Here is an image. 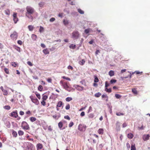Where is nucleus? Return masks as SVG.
<instances>
[{
  "label": "nucleus",
  "mask_w": 150,
  "mask_h": 150,
  "mask_svg": "<svg viewBox=\"0 0 150 150\" xmlns=\"http://www.w3.org/2000/svg\"><path fill=\"white\" fill-rule=\"evenodd\" d=\"M24 145L26 150H33V145L31 143L29 142L26 143Z\"/></svg>",
  "instance_id": "obj_1"
},
{
  "label": "nucleus",
  "mask_w": 150,
  "mask_h": 150,
  "mask_svg": "<svg viewBox=\"0 0 150 150\" xmlns=\"http://www.w3.org/2000/svg\"><path fill=\"white\" fill-rule=\"evenodd\" d=\"M80 36L79 32L77 31H74L72 34V38L73 39H77Z\"/></svg>",
  "instance_id": "obj_2"
},
{
  "label": "nucleus",
  "mask_w": 150,
  "mask_h": 150,
  "mask_svg": "<svg viewBox=\"0 0 150 150\" xmlns=\"http://www.w3.org/2000/svg\"><path fill=\"white\" fill-rule=\"evenodd\" d=\"M21 127L23 129L25 130H28L30 127L27 122L25 121H23L21 123Z\"/></svg>",
  "instance_id": "obj_3"
},
{
  "label": "nucleus",
  "mask_w": 150,
  "mask_h": 150,
  "mask_svg": "<svg viewBox=\"0 0 150 150\" xmlns=\"http://www.w3.org/2000/svg\"><path fill=\"white\" fill-rule=\"evenodd\" d=\"M26 10L27 12L26 13H29L30 14H33L34 12V9L31 7L28 6L26 7Z\"/></svg>",
  "instance_id": "obj_4"
},
{
  "label": "nucleus",
  "mask_w": 150,
  "mask_h": 150,
  "mask_svg": "<svg viewBox=\"0 0 150 150\" xmlns=\"http://www.w3.org/2000/svg\"><path fill=\"white\" fill-rule=\"evenodd\" d=\"M86 125L82 124H80L78 126V129L81 131H84L86 129Z\"/></svg>",
  "instance_id": "obj_5"
},
{
  "label": "nucleus",
  "mask_w": 150,
  "mask_h": 150,
  "mask_svg": "<svg viewBox=\"0 0 150 150\" xmlns=\"http://www.w3.org/2000/svg\"><path fill=\"white\" fill-rule=\"evenodd\" d=\"M10 37L12 39L16 40L18 37L17 33L16 31L14 32L13 34L11 35Z\"/></svg>",
  "instance_id": "obj_6"
},
{
  "label": "nucleus",
  "mask_w": 150,
  "mask_h": 150,
  "mask_svg": "<svg viewBox=\"0 0 150 150\" xmlns=\"http://www.w3.org/2000/svg\"><path fill=\"white\" fill-rule=\"evenodd\" d=\"M10 116L11 117H13L15 118H17L18 117L17 112L16 110L12 112L11 113Z\"/></svg>",
  "instance_id": "obj_7"
},
{
  "label": "nucleus",
  "mask_w": 150,
  "mask_h": 150,
  "mask_svg": "<svg viewBox=\"0 0 150 150\" xmlns=\"http://www.w3.org/2000/svg\"><path fill=\"white\" fill-rule=\"evenodd\" d=\"M30 98L32 101L33 103H37L38 102V100L36 97H34L32 96H30Z\"/></svg>",
  "instance_id": "obj_8"
},
{
  "label": "nucleus",
  "mask_w": 150,
  "mask_h": 150,
  "mask_svg": "<svg viewBox=\"0 0 150 150\" xmlns=\"http://www.w3.org/2000/svg\"><path fill=\"white\" fill-rule=\"evenodd\" d=\"M32 14L26 13L25 16L29 19L30 21H32L33 20V17L32 15Z\"/></svg>",
  "instance_id": "obj_9"
},
{
  "label": "nucleus",
  "mask_w": 150,
  "mask_h": 150,
  "mask_svg": "<svg viewBox=\"0 0 150 150\" xmlns=\"http://www.w3.org/2000/svg\"><path fill=\"white\" fill-rule=\"evenodd\" d=\"M150 136L149 134H144L142 136V138L144 141H146L149 139Z\"/></svg>",
  "instance_id": "obj_10"
},
{
  "label": "nucleus",
  "mask_w": 150,
  "mask_h": 150,
  "mask_svg": "<svg viewBox=\"0 0 150 150\" xmlns=\"http://www.w3.org/2000/svg\"><path fill=\"white\" fill-rule=\"evenodd\" d=\"M17 13H14L13 15V20L15 23H16L18 21V19L17 17Z\"/></svg>",
  "instance_id": "obj_11"
},
{
  "label": "nucleus",
  "mask_w": 150,
  "mask_h": 150,
  "mask_svg": "<svg viewBox=\"0 0 150 150\" xmlns=\"http://www.w3.org/2000/svg\"><path fill=\"white\" fill-rule=\"evenodd\" d=\"M74 87L77 90L80 91H81L83 89V86H80L77 85H76Z\"/></svg>",
  "instance_id": "obj_12"
},
{
  "label": "nucleus",
  "mask_w": 150,
  "mask_h": 150,
  "mask_svg": "<svg viewBox=\"0 0 150 150\" xmlns=\"http://www.w3.org/2000/svg\"><path fill=\"white\" fill-rule=\"evenodd\" d=\"M63 22L64 25L67 26L69 23L70 21L67 19H64Z\"/></svg>",
  "instance_id": "obj_13"
},
{
  "label": "nucleus",
  "mask_w": 150,
  "mask_h": 150,
  "mask_svg": "<svg viewBox=\"0 0 150 150\" xmlns=\"http://www.w3.org/2000/svg\"><path fill=\"white\" fill-rule=\"evenodd\" d=\"M101 96L102 98H106V99H104L107 102L108 101V97L106 94H104Z\"/></svg>",
  "instance_id": "obj_14"
},
{
  "label": "nucleus",
  "mask_w": 150,
  "mask_h": 150,
  "mask_svg": "<svg viewBox=\"0 0 150 150\" xmlns=\"http://www.w3.org/2000/svg\"><path fill=\"white\" fill-rule=\"evenodd\" d=\"M62 86L66 90L69 87L67 83H62Z\"/></svg>",
  "instance_id": "obj_15"
},
{
  "label": "nucleus",
  "mask_w": 150,
  "mask_h": 150,
  "mask_svg": "<svg viewBox=\"0 0 150 150\" xmlns=\"http://www.w3.org/2000/svg\"><path fill=\"white\" fill-rule=\"evenodd\" d=\"M58 127L60 128V129L63 130L65 129V128H63L62 129L63 126V123L62 122H60L58 123Z\"/></svg>",
  "instance_id": "obj_16"
},
{
  "label": "nucleus",
  "mask_w": 150,
  "mask_h": 150,
  "mask_svg": "<svg viewBox=\"0 0 150 150\" xmlns=\"http://www.w3.org/2000/svg\"><path fill=\"white\" fill-rule=\"evenodd\" d=\"M37 150H39L42 149V146L41 144H38L37 145Z\"/></svg>",
  "instance_id": "obj_17"
},
{
  "label": "nucleus",
  "mask_w": 150,
  "mask_h": 150,
  "mask_svg": "<svg viewBox=\"0 0 150 150\" xmlns=\"http://www.w3.org/2000/svg\"><path fill=\"white\" fill-rule=\"evenodd\" d=\"M13 48L16 50L17 51L19 52H21V48L20 47H18L15 45L13 46Z\"/></svg>",
  "instance_id": "obj_18"
},
{
  "label": "nucleus",
  "mask_w": 150,
  "mask_h": 150,
  "mask_svg": "<svg viewBox=\"0 0 150 150\" xmlns=\"http://www.w3.org/2000/svg\"><path fill=\"white\" fill-rule=\"evenodd\" d=\"M116 128L117 130H120V123L118 121L116 123Z\"/></svg>",
  "instance_id": "obj_19"
},
{
  "label": "nucleus",
  "mask_w": 150,
  "mask_h": 150,
  "mask_svg": "<svg viewBox=\"0 0 150 150\" xmlns=\"http://www.w3.org/2000/svg\"><path fill=\"white\" fill-rule=\"evenodd\" d=\"M98 132L99 134H103V130L102 128L99 129L98 131Z\"/></svg>",
  "instance_id": "obj_20"
},
{
  "label": "nucleus",
  "mask_w": 150,
  "mask_h": 150,
  "mask_svg": "<svg viewBox=\"0 0 150 150\" xmlns=\"http://www.w3.org/2000/svg\"><path fill=\"white\" fill-rule=\"evenodd\" d=\"M31 38L33 41H35L37 38V36L33 34L32 35Z\"/></svg>",
  "instance_id": "obj_21"
},
{
  "label": "nucleus",
  "mask_w": 150,
  "mask_h": 150,
  "mask_svg": "<svg viewBox=\"0 0 150 150\" xmlns=\"http://www.w3.org/2000/svg\"><path fill=\"white\" fill-rule=\"evenodd\" d=\"M43 52L45 54H47L49 53V52L47 49H44L43 50Z\"/></svg>",
  "instance_id": "obj_22"
},
{
  "label": "nucleus",
  "mask_w": 150,
  "mask_h": 150,
  "mask_svg": "<svg viewBox=\"0 0 150 150\" xmlns=\"http://www.w3.org/2000/svg\"><path fill=\"white\" fill-rule=\"evenodd\" d=\"M109 75L110 76H113L114 75V72L112 70H110L108 73Z\"/></svg>",
  "instance_id": "obj_23"
},
{
  "label": "nucleus",
  "mask_w": 150,
  "mask_h": 150,
  "mask_svg": "<svg viewBox=\"0 0 150 150\" xmlns=\"http://www.w3.org/2000/svg\"><path fill=\"white\" fill-rule=\"evenodd\" d=\"M134 137V135L131 133H129L127 134V137L130 139H132Z\"/></svg>",
  "instance_id": "obj_24"
},
{
  "label": "nucleus",
  "mask_w": 150,
  "mask_h": 150,
  "mask_svg": "<svg viewBox=\"0 0 150 150\" xmlns=\"http://www.w3.org/2000/svg\"><path fill=\"white\" fill-rule=\"evenodd\" d=\"M12 134L13 136L15 137H16L17 135V132L13 130L12 131Z\"/></svg>",
  "instance_id": "obj_25"
},
{
  "label": "nucleus",
  "mask_w": 150,
  "mask_h": 150,
  "mask_svg": "<svg viewBox=\"0 0 150 150\" xmlns=\"http://www.w3.org/2000/svg\"><path fill=\"white\" fill-rule=\"evenodd\" d=\"M62 102L61 101H59L56 107H60L62 105Z\"/></svg>",
  "instance_id": "obj_26"
},
{
  "label": "nucleus",
  "mask_w": 150,
  "mask_h": 150,
  "mask_svg": "<svg viewBox=\"0 0 150 150\" xmlns=\"http://www.w3.org/2000/svg\"><path fill=\"white\" fill-rule=\"evenodd\" d=\"M101 95V93H100V92H98L95 94L94 96L98 98L100 97Z\"/></svg>",
  "instance_id": "obj_27"
},
{
  "label": "nucleus",
  "mask_w": 150,
  "mask_h": 150,
  "mask_svg": "<svg viewBox=\"0 0 150 150\" xmlns=\"http://www.w3.org/2000/svg\"><path fill=\"white\" fill-rule=\"evenodd\" d=\"M76 47V45H75L73 44H71L69 46V47L70 48L74 49Z\"/></svg>",
  "instance_id": "obj_28"
},
{
  "label": "nucleus",
  "mask_w": 150,
  "mask_h": 150,
  "mask_svg": "<svg viewBox=\"0 0 150 150\" xmlns=\"http://www.w3.org/2000/svg\"><path fill=\"white\" fill-rule=\"evenodd\" d=\"M30 119V121L32 122H34V121H36V118L35 117H31Z\"/></svg>",
  "instance_id": "obj_29"
},
{
  "label": "nucleus",
  "mask_w": 150,
  "mask_h": 150,
  "mask_svg": "<svg viewBox=\"0 0 150 150\" xmlns=\"http://www.w3.org/2000/svg\"><path fill=\"white\" fill-rule=\"evenodd\" d=\"M105 91L109 93H111L112 92L111 88H105Z\"/></svg>",
  "instance_id": "obj_30"
},
{
  "label": "nucleus",
  "mask_w": 150,
  "mask_h": 150,
  "mask_svg": "<svg viewBox=\"0 0 150 150\" xmlns=\"http://www.w3.org/2000/svg\"><path fill=\"white\" fill-rule=\"evenodd\" d=\"M29 30L30 31H32L33 29V26L32 25H29L28 27Z\"/></svg>",
  "instance_id": "obj_31"
},
{
  "label": "nucleus",
  "mask_w": 150,
  "mask_h": 150,
  "mask_svg": "<svg viewBox=\"0 0 150 150\" xmlns=\"http://www.w3.org/2000/svg\"><path fill=\"white\" fill-rule=\"evenodd\" d=\"M71 14L74 16H77L78 15V13L76 11H73L71 13Z\"/></svg>",
  "instance_id": "obj_32"
},
{
  "label": "nucleus",
  "mask_w": 150,
  "mask_h": 150,
  "mask_svg": "<svg viewBox=\"0 0 150 150\" xmlns=\"http://www.w3.org/2000/svg\"><path fill=\"white\" fill-rule=\"evenodd\" d=\"M77 10L78 12L81 14H83L84 13V11H83L81 10V9L80 8L78 9Z\"/></svg>",
  "instance_id": "obj_33"
},
{
  "label": "nucleus",
  "mask_w": 150,
  "mask_h": 150,
  "mask_svg": "<svg viewBox=\"0 0 150 150\" xmlns=\"http://www.w3.org/2000/svg\"><path fill=\"white\" fill-rule=\"evenodd\" d=\"M5 14L7 15H9L10 14V11L9 9H7L5 11Z\"/></svg>",
  "instance_id": "obj_34"
},
{
  "label": "nucleus",
  "mask_w": 150,
  "mask_h": 150,
  "mask_svg": "<svg viewBox=\"0 0 150 150\" xmlns=\"http://www.w3.org/2000/svg\"><path fill=\"white\" fill-rule=\"evenodd\" d=\"M117 82V80L115 79H112L110 81V83L111 84H112L114 83H116Z\"/></svg>",
  "instance_id": "obj_35"
},
{
  "label": "nucleus",
  "mask_w": 150,
  "mask_h": 150,
  "mask_svg": "<svg viewBox=\"0 0 150 150\" xmlns=\"http://www.w3.org/2000/svg\"><path fill=\"white\" fill-rule=\"evenodd\" d=\"M85 62V61L84 59H82L79 62V64L81 65H83Z\"/></svg>",
  "instance_id": "obj_36"
},
{
  "label": "nucleus",
  "mask_w": 150,
  "mask_h": 150,
  "mask_svg": "<svg viewBox=\"0 0 150 150\" xmlns=\"http://www.w3.org/2000/svg\"><path fill=\"white\" fill-rule=\"evenodd\" d=\"M45 4L44 2H40L39 4V6L40 7H42Z\"/></svg>",
  "instance_id": "obj_37"
},
{
  "label": "nucleus",
  "mask_w": 150,
  "mask_h": 150,
  "mask_svg": "<svg viewBox=\"0 0 150 150\" xmlns=\"http://www.w3.org/2000/svg\"><path fill=\"white\" fill-rule=\"evenodd\" d=\"M18 134L19 136H22L24 134V132L22 130H19L18 131Z\"/></svg>",
  "instance_id": "obj_38"
},
{
  "label": "nucleus",
  "mask_w": 150,
  "mask_h": 150,
  "mask_svg": "<svg viewBox=\"0 0 150 150\" xmlns=\"http://www.w3.org/2000/svg\"><path fill=\"white\" fill-rule=\"evenodd\" d=\"M121 96L118 94H115V97L117 99H119L121 97Z\"/></svg>",
  "instance_id": "obj_39"
},
{
  "label": "nucleus",
  "mask_w": 150,
  "mask_h": 150,
  "mask_svg": "<svg viewBox=\"0 0 150 150\" xmlns=\"http://www.w3.org/2000/svg\"><path fill=\"white\" fill-rule=\"evenodd\" d=\"M72 100L71 97H68L66 98V100L67 102H69Z\"/></svg>",
  "instance_id": "obj_40"
},
{
  "label": "nucleus",
  "mask_w": 150,
  "mask_h": 150,
  "mask_svg": "<svg viewBox=\"0 0 150 150\" xmlns=\"http://www.w3.org/2000/svg\"><path fill=\"white\" fill-rule=\"evenodd\" d=\"M44 30V28L42 26H40V29L39 31L40 33H42L43 31Z\"/></svg>",
  "instance_id": "obj_41"
},
{
  "label": "nucleus",
  "mask_w": 150,
  "mask_h": 150,
  "mask_svg": "<svg viewBox=\"0 0 150 150\" xmlns=\"http://www.w3.org/2000/svg\"><path fill=\"white\" fill-rule=\"evenodd\" d=\"M131 150H136V148L135 147V145H132L131 147Z\"/></svg>",
  "instance_id": "obj_42"
},
{
  "label": "nucleus",
  "mask_w": 150,
  "mask_h": 150,
  "mask_svg": "<svg viewBox=\"0 0 150 150\" xmlns=\"http://www.w3.org/2000/svg\"><path fill=\"white\" fill-rule=\"evenodd\" d=\"M132 92L134 94H137V92L135 88H132Z\"/></svg>",
  "instance_id": "obj_43"
},
{
  "label": "nucleus",
  "mask_w": 150,
  "mask_h": 150,
  "mask_svg": "<svg viewBox=\"0 0 150 150\" xmlns=\"http://www.w3.org/2000/svg\"><path fill=\"white\" fill-rule=\"evenodd\" d=\"M3 92V95H6L8 94V91L4 89L2 91Z\"/></svg>",
  "instance_id": "obj_44"
},
{
  "label": "nucleus",
  "mask_w": 150,
  "mask_h": 150,
  "mask_svg": "<svg viewBox=\"0 0 150 150\" xmlns=\"http://www.w3.org/2000/svg\"><path fill=\"white\" fill-rule=\"evenodd\" d=\"M4 108L7 110H9L11 108L10 106L9 105H6L4 107Z\"/></svg>",
  "instance_id": "obj_45"
},
{
  "label": "nucleus",
  "mask_w": 150,
  "mask_h": 150,
  "mask_svg": "<svg viewBox=\"0 0 150 150\" xmlns=\"http://www.w3.org/2000/svg\"><path fill=\"white\" fill-rule=\"evenodd\" d=\"M80 83H81L82 85L86 86V82L84 80H82L80 81Z\"/></svg>",
  "instance_id": "obj_46"
},
{
  "label": "nucleus",
  "mask_w": 150,
  "mask_h": 150,
  "mask_svg": "<svg viewBox=\"0 0 150 150\" xmlns=\"http://www.w3.org/2000/svg\"><path fill=\"white\" fill-rule=\"evenodd\" d=\"M60 115H59V116H57L56 115H54L53 116V117L55 119H58L59 117H60Z\"/></svg>",
  "instance_id": "obj_47"
},
{
  "label": "nucleus",
  "mask_w": 150,
  "mask_h": 150,
  "mask_svg": "<svg viewBox=\"0 0 150 150\" xmlns=\"http://www.w3.org/2000/svg\"><path fill=\"white\" fill-rule=\"evenodd\" d=\"M110 85L108 83L107 81H106L105 82V88H107Z\"/></svg>",
  "instance_id": "obj_48"
},
{
  "label": "nucleus",
  "mask_w": 150,
  "mask_h": 150,
  "mask_svg": "<svg viewBox=\"0 0 150 150\" xmlns=\"http://www.w3.org/2000/svg\"><path fill=\"white\" fill-rule=\"evenodd\" d=\"M4 71L6 74H9V70L7 68H5L4 69Z\"/></svg>",
  "instance_id": "obj_49"
},
{
  "label": "nucleus",
  "mask_w": 150,
  "mask_h": 150,
  "mask_svg": "<svg viewBox=\"0 0 150 150\" xmlns=\"http://www.w3.org/2000/svg\"><path fill=\"white\" fill-rule=\"evenodd\" d=\"M116 115L117 116H121V115H123L124 114L122 113H121L120 112H117L116 113Z\"/></svg>",
  "instance_id": "obj_50"
},
{
  "label": "nucleus",
  "mask_w": 150,
  "mask_h": 150,
  "mask_svg": "<svg viewBox=\"0 0 150 150\" xmlns=\"http://www.w3.org/2000/svg\"><path fill=\"white\" fill-rule=\"evenodd\" d=\"M38 89L40 91H42L43 89V87L41 85H39L38 87Z\"/></svg>",
  "instance_id": "obj_51"
},
{
  "label": "nucleus",
  "mask_w": 150,
  "mask_h": 150,
  "mask_svg": "<svg viewBox=\"0 0 150 150\" xmlns=\"http://www.w3.org/2000/svg\"><path fill=\"white\" fill-rule=\"evenodd\" d=\"M47 96L46 95H44L42 97V99H43V100H45L47 98Z\"/></svg>",
  "instance_id": "obj_52"
},
{
  "label": "nucleus",
  "mask_w": 150,
  "mask_h": 150,
  "mask_svg": "<svg viewBox=\"0 0 150 150\" xmlns=\"http://www.w3.org/2000/svg\"><path fill=\"white\" fill-rule=\"evenodd\" d=\"M70 108V105L69 104H68L65 107V109L67 110H68Z\"/></svg>",
  "instance_id": "obj_53"
},
{
  "label": "nucleus",
  "mask_w": 150,
  "mask_h": 150,
  "mask_svg": "<svg viewBox=\"0 0 150 150\" xmlns=\"http://www.w3.org/2000/svg\"><path fill=\"white\" fill-rule=\"evenodd\" d=\"M64 118L65 119H67L68 120H70V118L68 115L65 116L64 117Z\"/></svg>",
  "instance_id": "obj_54"
},
{
  "label": "nucleus",
  "mask_w": 150,
  "mask_h": 150,
  "mask_svg": "<svg viewBox=\"0 0 150 150\" xmlns=\"http://www.w3.org/2000/svg\"><path fill=\"white\" fill-rule=\"evenodd\" d=\"M74 125V123L72 122H71L69 123V127H72Z\"/></svg>",
  "instance_id": "obj_55"
},
{
  "label": "nucleus",
  "mask_w": 150,
  "mask_h": 150,
  "mask_svg": "<svg viewBox=\"0 0 150 150\" xmlns=\"http://www.w3.org/2000/svg\"><path fill=\"white\" fill-rule=\"evenodd\" d=\"M64 13H59L58 14V16L61 18H62L63 17Z\"/></svg>",
  "instance_id": "obj_56"
},
{
  "label": "nucleus",
  "mask_w": 150,
  "mask_h": 150,
  "mask_svg": "<svg viewBox=\"0 0 150 150\" xmlns=\"http://www.w3.org/2000/svg\"><path fill=\"white\" fill-rule=\"evenodd\" d=\"M84 32L86 34H88L89 33V30L88 29H86L85 30Z\"/></svg>",
  "instance_id": "obj_57"
},
{
  "label": "nucleus",
  "mask_w": 150,
  "mask_h": 150,
  "mask_svg": "<svg viewBox=\"0 0 150 150\" xmlns=\"http://www.w3.org/2000/svg\"><path fill=\"white\" fill-rule=\"evenodd\" d=\"M94 117V115H93V114H90L89 115H88V117L89 118H92L93 117Z\"/></svg>",
  "instance_id": "obj_58"
},
{
  "label": "nucleus",
  "mask_w": 150,
  "mask_h": 150,
  "mask_svg": "<svg viewBox=\"0 0 150 150\" xmlns=\"http://www.w3.org/2000/svg\"><path fill=\"white\" fill-rule=\"evenodd\" d=\"M55 20V18H51L50 20V22H53Z\"/></svg>",
  "instance_id": "obj_59"
},
{
  "label": "nucleus",
  "mask_w": 150,
  "mask_h": 150,
  "mask_svg": "<svg viewBox=\"0 0 150 150\" xmlns=\"http://www.w3.org/2000/svg\"><path fill=\"white\" fill-rule=\"evenodd\" d=\"M41 104L43 106H45V105L46 103L45 102V100H42L41 102Z\"/></svg>",
  "instance_id": "obj_60"
},
{
  "label": "nucleus",
  "mask_w": 150,
  "mask_h": 150,
  "mask_svg": "<svg viewBox=\"0 0 150 150\" xmlns=\"http://www.w3.org/2000/svg\"><path fill=\"white\" fill-rule=\"evenodd\" d=\"M98 81V79L97 77L95 78L94 80V82L95 83H97Z\"/></svg>",
  "instance_id": "obj_61"
},
{
  "label": "nucleus",
  "mask_w": 150,
  "mask_h": 150,
  "mask_svg": "<svg viewBox=\"0 0 150 150\" xmlns=\"http://www.w3.org/2000/svg\"><path fill=\"white\" fill-rule=\"evenodd\" d=\"M62 78L64 79H66L68 80L69 81H70L71 80V79H70L69 78L66 77H65V76H63L62 77Z\"/></svg>",
  "instance_id": "obj_62"
},
{
  "label": "nucleus",
  "mask_w": 150,
  "mask_h": 150,
  "mask_svg": "<svg viewBox=\"0 0 150 150\" xmlns=\"http://www.w3.org/2000/svg\"><path fill=\"white\" fill-rule=\"evenodd\" d=\"M36 95L37 97L39 99H40V95L39 93H37L36 94Z\"/></svg>",
  "instance_id": "obj_63"
},
{
  "label": "nucleus",
  "mask_w": 150,
  "mask_h": 150,
  "mask_svg": "<svg viewBox=\"0 0 150 150\" xmlns=\"http://www.w3.org/2000/svg\"><path fill=\"white\" fill-rule=\"evenodd\" d=\"M85 115V112L83 111H82L81 112V113L80 114V115L81 117H83Z\"/></svg>",
  "instance_id": "obj_64"
}]
</instances>
